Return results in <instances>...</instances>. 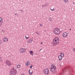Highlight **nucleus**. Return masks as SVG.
Returning a JSON list of instances; mask_svg holds the SVG:
<instances>
[{
    "label": "nucleus",
    "mask_w": 75,
    "mask_h": 75,
    "mask_svg": "<svg viewBox=\"0 0 75 75\" xmlns=\"http://www.w3.org/2000/svg\"><path fill=\"white\" fill-rule=\"evenodd\" d=\"M71 29H70V30H71Z\"/></svg>",
    "instance_id": "39"
},
{
    "label": "nucleus",
    "mask_w": 75,
    "mask_h": 75,
    "mask_svg": "<svg viewBox=\"0 0 75 75\" xmlns=\"http://www.w3.org/2000/svg\"><path fill=\"white\" fill-rule=\"evenodd\" d=\"M20 11H21V12H23V10H21Z\"/></svg>",
    "instance_id": "28"
},
{
    "label": "nucleus",
    "mask_w": 75,
    "mask_h": 75,
    "mask_svg": "<svg viewBox=\"0 0 75 75\" xmlns=\"http://www.w3.org/2000/svg\"><path fill=\"white\" fill-rule=\"evenodd\" d=\"M8 38H4L3 39V40L4 42H6V41H8Z\"/></svg>",
    "instance_id": "9"
},
{
    "label": "nucleus",
    "mask_w": 75,
    "mask_h": 75,
    "mask_svg": "<svg viewBox=\"0 0 75 75\" xmlns=\"http://www.w3.org/2000/svg\"><path fill=\"white\" fill-rule=\"evenodd\" d=\"M17 73L16 69H15L14 67L12 68L10 72V75H16Z\"/></svg>",
    "instance_id": "3"
},
{
    "label": "nucleus",
    "mask_w": 75,
    "mask_h": 75,
    "mask_svg": "<svg viewBox=\"0 0 75 75\" xmlns=\"http://www.w3.org/2000/svg\"><path fill=\"white\" fill-rule=\"evenodd\" d=\"M73 4L75 5V2H73Z\"/></svg>",
    "instance_id": "32"
},
{
    "label": "nucleus",
    "mask_w": 75,
    "mask_h": 75,
    "mask_svg": "<svg viewBox=\"0 0 75 75\" xmlns=\"http://www.w3.org/2000/svg\"><path fill=\"white\" fill-rule=\"evenodd\" d=\"M42 43H43L42 42H41V44H42Z\"/></svg>",
    "instance_id": "38"
},
{
    "label": "nucleus",
    "mask_w": 75,
    "mask_h": 75,
    "mask_svg": "<svg viewBox=\"0 0 75 75\" xmlns=\"http://www.w3.org/2000/svg\"><path fill=\"white\" fill-rule=\"evenodd\" d=\"M45 7V6H44V5H43L42 6V7Z\"/></svg>",
    "instance_id": "33"
},
{
    "label": "nucleus",
    "mask_w": 75,
    "mask_h": 75,
    "mask_svg": "<svg viewBox=\"0 0 75 75\" xmlns=\"http://www.w3.org/2000/svg\"><path fill=\"white\" fill-rule=\"evenodd\" d=\"M2 31H3V32H4L5 31H4V30H2Z\"/></svg>",
    "instance_id": "34"
},
{
    "label": "nucleus",
    "mask_w": 75,
    "mask_h": 75,
    "mask_svg": "<svg viewBox=\"0 0 75 75\" xmlns=\"http://www.w3.org/2000/svg\"><path fill=\"white\" fill-rule=\"evenodd\" d=\"M31 55H33V54H31Z\"/></svg>",
    "instance_id": "37"
},
{
    "label": "nucleus",
    "mask_w": 75,
    "mask_h": 75,
    "mask_svg": "<svg viewBox=\"0 0 75 75\" xmlns=\"http://www.w3.org/2000/svg\"><path fill=\"white\" fill-rule=\"evenodd\" d=\"M1 23H0V26H1V25H2V22H1Z\"/></svg>",
    "instance_id": "26"
},
{
    "label": "nucleus",
    "mask_w": 75,
    "mask_h": 75,
    "mask_svg": "<svg viewBox=\"0 0 75 75\" xmlns=\"http://www.w3.org/2000/svg\"><path fill=\"white\" fill-rule=\"evenodd\" d=\"M71 11H74V8H71Z\"/></svg>",
    "instance_id": "21"
},
{
    "label": "nucleus",
    "mask_w": 75,
    "mask_h": 75,
    "mask_svg": "<svg viewBox=\"0 0 75 75\" xmlns=\"http://www.w3.org/2000/svg\"><path fill=\"white\" fill-rule=\"evenodd\" d=\"M6 64L8 66H11L12 65L11 62L8 60H6L5 62Z\"/></svg>",
    "instance_id": "5"
},
{
    "label": "nucleus",
    "mask_w": 75,
    "mask_h": 75,
    "mask_svg": "<svg viewBox=\"0 0 75 75\" xmlns=\"http://www.w3.org/2000/svg\"><path fill=\"white\" fill-rule=\"evenodd\" d=\"M44 74L45 75H48L49 74V70L47 69H46L43 71Z\"/></svg>",
    "instance_id": "6"
},
{
    "label": "nucleus",
    "mask_w": 75,
    "mask_h": 75,
    "mask_svg": "<svg viewBox=\"0 0 75 75\" xmlns=\"http://www.w3.org/2000/svg\"><path fill=\"white\" fill-rule=\"evenodd\" d=\"M35 33H36V34L38 35H39L40 34H39V33H38V32L37 31Z\"/></svg>",
    "instance_id": "17"
},
{
    "label": "nucleus",
    "mask_w": 75,
    "mask_h": 75,
    "mask_svg": "<svg viewBox=\"0 0 75 75\" xmlns=\"http://www.w3.org/2000/svg\"><path fill=\"white\" fill-rule=\"evenodd\" d=\"M30 70L29 69L28 71V72H29V74L30 75H32L33 74V71H32L31 72H30Z\"/></svg>",
    "instance_id": "11"
},
{
    "label": "nucleus",
    "mask_w": 75,
    "mask_h": 75,
    "mask_svg": "<svg viewBox=\"0 0 75 75\" xmlns=\"http://www.w3.org/2000/svg\"><path fill=\"white\" fill-rule=\"evenodd\" d=\"M68 0H64V1L65 3H67L68 2Z\"/></svg>",
    "instance_id": "19"
},
{
    "label": "nucleus",
    "mask_w": 75,
    "mask_h": 75,
    "mask_svg": "<svg viewBox=\"0 0 75 75\" xmlns=\"http://www.w3.org/2000/svg\"><path fill=\"white\" fill-rule=\"evenodd\" d=\"M73 50H74V51H75V48H74Z\"/></svg>",
    "instance_id": "31"
},
{
    "label": "nucleus",
    "mask_w": 75,
    "mask_h": 75,
    "mask_svg": "<svg viewBox=\"0 0 75 75\" xmlns=\"http://www.w3.org/2000/svg\"><path fill=\"white\" fill-rule=\"evenodd\" d=\"M59 57H62V55H60L59 56Z\"/></svg>",
    "instance_id": "29"
},
{
    "label": "nucleus",
    "mask_w": 75,
    "mask_h": 75,
    "mask_svg": "<svg viewBox=\"0 0 75 75\" xmlns=\"http://www.w3.org/2000/svg\"><path fill=\"white\" fill-rule=\"evenodd\" d=\"M33 41V39H31V38H30L29 40H28V42L29 43H30L31 42H32Z\"/></svg>",
    "instance_id": "10"
},
{
    "label": "nucleus",
    "mask_w": 75,
    "mask_h": 75,
    "mask_svg": "<svg viewBox=\"0 0 75 75\" xmlns=\"http://www.w3.org/2000/svg\"><path fill=\"white\" fill-rule=\"evenodd\" d=\"M20 51L21 53H25V50L24 48H21L20 50Z\"/></svg>",
    "instance_id": "7"
},
{
    "label": "nucleus",
    "mask_w": 75,
    "mask_h": 75,
    "mask_svg": "<svg viewBox=\"0 0 75 75\" xmlns=\"http://www.w3.org/2000/svg\"><path fill=\"white\" fill-rule=\"evenodd\" d=\"M33 67V65H31V66L30 67V69H32V68Z\"/></svg>",
    "instance_id": "18"
},
{
    "label": "nucleus",
    "mask_w": 75,
    "mask_h": 75,
    "mask_svg": "<svg viewBox=\"0 0 75 75\" xmlns=\"http://www.w3.org/2000/svg\"><path fill=\"white\" fill-rule=\"evenodd\" d=\"M40 27H42V25L41 24H40Z\"/></svg>",
    "instance_id": "27"
},
{
    "label": "nucleus",
    "mask_w": 75,
    "mask_h": 75,
    "mask_svg": "<svg viewBox=\"0 0 75 75\" xmlns=\"http://www.w3.org/2000/svg\"><path fill=\"white\" fill-rule=\"evenodd\" d=\"M44 5L45 6V7L46 6H47V4H45Z\"/></svg>",
    "instance_id": "25"
},
{
    "label": "nucleus",
    "mask_w": 75,
    "mask_h": 75,
    "mask_svg": "<svg viewBox=\"0 0 75 75\" xmlns=\"http://www.w3.org/2000/svg\"><path fill=\"white\" fill-rule=\"evenodd\" d=\"M15 15H16V16H18V14H17V13H15Z\"/></svg>",
    "instance_id": "30"
},
{
    "label": "nucleus",
    "mask_w": 75,
    "mask_h": 75,
    "mask_svg": "<svg viewBox=\"0 0 75 75\" xmlns=\"http://www.w3.org/2000/svg\"><path fill=\"white\" fill-rule=\"evenodd\" d=\"M0 61H3V60H2V59H1Z\"/></svg>",
    "instance_id": "36"
},
{
    "label": "nucleus",
    "mask_w": 75,
    "mask_h": 75,
    "mask_svg": "<svg viewBox=\"0 0 75 75\" xmlns=\"http://www.w3.org/2000/svg\"><path fill=\"white\" fill-rule=\"evenodd\" d=\"M25 38L26 39H28V38H29V37H27L26 36H25Z\"/></svg>",
    "instance_id": "23"
},
{
    "label": "nucleus",
    "mask_w": 75,
    "mask_h": 75,
    "mask_svg": "<svg viewBox=\"0 0 75 75\" xmlns=\"http://www.w3.org/2000/svg\"><path fill=\"white\" fill-rule=\"evenodd\" d=\"M29 52L30 53V54H32L33 53V51H29Z\"/></svg>",
    "instance_id": "16"
},
{
    "label": "nucleus",
    "mask_w": 75,
    "mask_h": 75,
    "mask_svg": "<svg viewBox=\"0 0 75 75\" xmlns=\"http://www.w3.org/2000/svg\"><path fill=\"white\" fill-rule=\"evenodd\" d=\"M59 39L58 38L56 37L53 40V45H57L59 43Z\"/></svg>",
    "instance_id": "1"
},
{
    "label": "nucleus",
    "mask_w": 75,
    "mask_h": 75,
    "mask_svg": "<svg viewBox=\"0 0 75 75\" xmlns=\"http://www.w3.org/2000/svg\"><path fill=\"white\" fill-rule=\"evenodd\" d=\"M26 66H28V65H30V62H27L26 63Z\"/></svg>",
    "instance_id": "12"
},
{
    "label": "nucleus",
    "mask_w": 75,
    "mask_h": 75,
    "mask_svg": "<svg viewBox=\"0 0 75 75\" xmlns=\"http://www.w3.org/2000/svg\"><path fill=\"white\" fill-rule=\"evenodd\" d=\"M53 32L55 35H59L61 33L60 30L58 28H55L53 30Z\"/></svg>",
    "instance_id": "4"
},
{
    "label": "nucleus",
    "mask_w": 75,
    "mask_h": 75,
    "mask_svg": "<svg viewBox=\"0 0 75 75\" xmlns=\"http://www.w3.org/2000/svg\"><path fill=\"white\" fill-rule=\"evenodd\" d=\"M60 55H61L62 56V57H63L64 56V53H61L60 54Z\"/></svg>",
    "instance_id": "15"
},
{
    "label": "nucleus",
    "mask_w": 75,
    "mask_h": 75,
    "mask_svg": "<svg viewBox=\"0 0 75 75\" xmlns=\"http://www.w3.org/2000/svg\"><path fill=\"white\" fill-rule=\"evenodd\" d=\"M41 50H42V49H40V50H39V52Z\"/></svg>",
    "instance_id": "35"
},
{
    "label": "nucleus",
    "mask_w": 75,
    "mask_h": 75,
    "mask_svg": "<svg viewBox=\"0 0 75 75\" xmlns=\"http://www.w3.org/2000/svg\"><path fill=\"white\" fill-rule=\"evenodd\" d=\"M16 67L18 68H20L21 67V65L18 64L17 65Z\"/></svg>",
    "instance_id": "13"
},
{
    "label": "nucleus",
    "mask_w": 75,
    "mask_h": 75,
    "mask_svg": "<svg viewBox=\"0 0 75 75\" xmlns=\"http://www.w3.org/2000/svg\"><path fill=\"white\" fill-rule=\"evenodd\" d=\"M51 67L50 68V69L52 72L53 73H55L57 72V70H56V66L54 64H52L51 65Z\"/></svg>",
    "instance_id": "2"
},
{
    "label": "nucleus",
    "mask_w": 75,
    "mask_h": 75,
    "mask_svg": "<svg viewBox=\"0 0 75 75\" xmlns=\"http://www.w3.org/2000/svg\"><path fill=\"white\" fill-rule=\"evenodd\" d=\"M58 58L59 60H62V58L61 56H59Z\"/></svg>",
    "instance_id": "14"
},
{
    "label": "nucleus",
    "mask_w": 75,
    "mask_h": 75,
    "mask_svg": "<svg viewBox=\"0 0 75 75\" xmlns=\"http://www.w3.org/2000/svg\"><path fill=\"white\" fill-rule=\"evenodd\" d=\"M67 35L68 33H67L66 32H64L62 36L64 38H66V37H67Z\"/></svg>",
    "instance_id": "8"
},
{
    "label": "nucleus",
    "mask_w": 75,
    "mask_h": 75,
    "mask_svg": "<svg viewBox=\"0 0 75 75\" xmlns=\"http://www.w3.org/2000/svg\"><path fill=\"white\" fill-rule=\"evenodd\" d=\"M2 19L1 18H0V21L1 22V21H2Z\"/></svg>",
    "instance_id": "20"
},
{
    "label": "nucleus",
    "mask_w": 75,
    "mask_h": 75,
    "mask_svg": "<svg viewBox=\"0 0 75 75\" xmlns=\"http://www.w3.org/2000/svg\"><path fill=\"white\" fill-rule=\"evenodd\" d=\"M0 59H1V57H0Z\"/></svg>",
    "instance_id": "40"
},
{
    "label": "nucleus",
    "mask_w": 75,
    "mask_h": 75,
    "mask_svg": "<svg viewBox=\"0 0 75 75\" xmlns=\"http://www.w3.org/2000/svg\"><path fill=\"white\" fill-rule=\"evenodd\" d=\"M49 19L50 21H52V18H49Z\"/></svg>",
    "instance_id": "22"
},
{
    "label": "nucleus",
    "mask_w": 75,
    "mask_h": 75,
    "mask_svg": "<svg viewBox=\"0 0 75 75\" xmlns=\"http://www.w3.org/2000/svg\"><path fill=\"white\" fill-rule=\"evenodd\" d=\"M50 10L51 11H54V8H53V9H50Z\"/></svg>",
    "instance_id": "24"
}]
</instances>
